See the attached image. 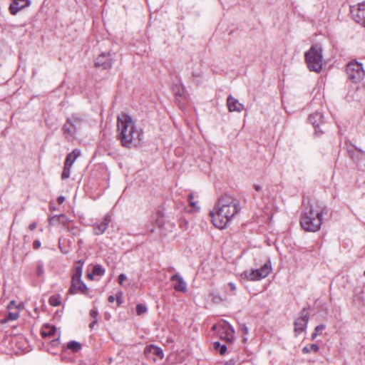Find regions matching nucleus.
Listing matches in <instances>:
<instances>
[{
    "instance_id": "nucleus-31",
    "label": "nucleus",
    "mask_w": 365,
    "mask_h": 365,
    "mask_svg": "<svg viewBox=\"0 0 365 365\" xmlns=\"http://www.w3.org/2000/svg\"><path fill=\"white\" fill-rule=\"evenodd\" d=\"M193 198H194L193 195L192 194H190L189 196H188V200H189L190 205L193 208H195L197 207L196 206V202L193 201Z\"/></svg>"
},
{
    "instance_id": "nucleus-19",
    "label": "nucleus",
    "mask_w": 365,
    "mask_h": 365,
    "mask_svg": "<svg viewBox=\"0 0 365 365\" xmlns=\"http://www.w3.org/2000/svg\"><path fill=\"white\" fill-rule=\"evenodd\" d=\"M71 166L72 163L69 162V158L67 160H65L63 170L61 174V178L63 180L68 179L70 177Z\"/></svg>"
},
{
    "instance_id": "nucleus-17",
    "label": "nucleus",
    "mask_w": 365,
    "mask_h": 365,
    "mask_svg": "<svg viewBox=\"0 0 365 365\" xmlns=\"http://www.w3.org/2000/svg\"><path fill=\"white\" fill-rule=\"evenodd\" d=\"M267 275H241L242 277V282L245 284L246 287L247 285L246 283L247 282L252 281V282H256L261 280L262 279L264 278Z\"/></svg>"
},
{
    "instance_id": "nucleus-50",
    "label": "nucleus",
    "mask_w": 365,
    "mask_h": 365,
    "mask_svg": "<svg viewBox=\"0 0 365 365\" xmlns=\"http://www.w3.org/2000/svg\"><path fill=\"white\" fill-rule=\"evenodd\" d=\"M87 277L90 280H93L95 275H87Z\"/></svg>"
},
{
    "instance_id": "nucleus-15",
    "label": "nucleus",
    "mask_w": 365,
    "mask_h": 365,
    "mask_svg": "<svg viewBox=\"0 0 365 365\" xmlns=\"http://www.w3.org/2000/svg\"><path fill=\"white\" fill-rule=\"evenodd\" d=\"M309 120L313 125L315 130H317L323 122V115L321 113L316 112L309 115ZM316 132H317V130H316Z\"/></svg>"
},
{
    "instance_id": "nucleus-16",
    "label": "nucleus",
    "mask_w": 365,
    "mask_h": 365,
    "mask_svg": "<svg viewBox=\"0 0 365 365\" xmlns=\"http://www.w3.org/2000/svg\"><path fill=\"white\" fill-rule=\"evenodd\" d=\"M56 328L54 326L45 325L41 329V335L43 337L55 336Z\"/></svg>"
},
{
    "instance_id": "nucleus-44",
    "label": "nucleus",
    "mask_w": 365,
    "mask_h": 365,
    "mask_svg": "<svg viewBox=\"0 0 365 365\" xmlns=\"http://www.w3.org/2000/svg\"><path fill=\"white\" fill-rule=\"evenodd\" d=\"M229 286H230V287L232 291L235 290L236 287H235V284L234 283L230 282L229 283Z\"/></svg>"
},
{
    "instance_id": "nucleus-35",
    "label": "nucleus",
    "mask_w": 365,
    "mask_h": 365,
    "mask_svg": "<svg viewBox=\"0 0 365 365\" xmlns=\"http://www.w3.org/2000/svg\"><path fill=\"white\" fill-rule=\"evenodd\" d=\"M226 351H227V346L223 344V345L220 346L219 352L221 355L225 354Z\"/></svg>"
},
{
    "instance_id": "nucleus-32",
    "label": "nucleus",
    "mask_w": 365,
    "mask_h": 365,
    "mask_svg": "<svg viewBox=\"0 0 365 365\" xmlns=\"http://www.w3.org/2000/svg\"><path fill=\"white\" fill-rule=\"evenodd\" d=\"M163 216L161 215H158L155 222H156V224L158 227H161L162 225H163Z\"/></svg>"
},
{
    "instance_id": "nucleus-6",
    "label": "nucleus",
    "mask_w": 365,
    "mask_h": 365,
    "mask_svg": "<svg viewBox=\"0 0 365 365\" xmlns=\"http://www.w3.org/2000/svg\"><path fill=\"white\" fill-rule=\"evenodd\" d=\"M81 275H73L71 286L69 289L71 294L81 293L85 295L88 294V288L81 279Z\"/></svg>"
},
{
    "instance_id": "nucleus-21",
    "label": "nucleus",
    "mask_w": 365,
    "mask_h": 365,
    "mask_svg": "<svg viewBox=\"0 0 365 365\" xmlns=\"http://www.w3.org/2000/svg\"><path fill=\"white\" fill-rule=\"evenodd\" d=\"M80 155H81L80 150L74 149L71 153L67 155L65 160H67L69 158V162L72 163V165H73V163L75 162V160H76V158L78 156H80Z\"/></svg>"
},
{
    "instance_id": "nucleus-40",
    "label": "nucleus",
    "mask_w": 365,
    "mask_h": 365,
    "mask_svg": "<svg viewBox=\"0 0 365 365\" xmlns=\"http://www.w3.org/2000/svg\"><path fill=\"white\" fill-rule=\"evenodd\" d=\"M97 315H98V312H97V311H96V310L91 309V310L90 311V316H91V317H93V318H96Z\"/></svg>"
},
{
    "instance_id": "nucleus-46",
    "label": "nucleus",
    "mask_w": 365,
    "mask_h": 365,
    "mask_svg": "<svg viewBox=\"0 0 365 365\" xmlns=\"http://www.w3.org/2000/svg\"><path fill=\"white\" fill-rule=\"evenodd\" d=\"M58 336H59V335L58 336V338H57V339H53V340L52 341V344H53V346H56V345H58V343H59V341H58Z\"/></svg>"
},
{
    "instance_id": "nucleus-51",
    "label": "nucleus",
    "mask_w": 365,
    "mask_h": 365,
    "mask_svg": "<svg viewBox=\"0 0 365 365\" xmlns=\"http://www.w3.org/2000/svg\"><path fill=\"white\" fill-rule=\"evenodd\" d=\"M255 188L257 191L261 190V187L259 185H255Z\"/></svg>"
},
{
    "instance_id": "nucleus-39",
    "label": "nucleus",
    "mask_w": 365,
    "mask_h": 365,
    "mask_svg": "<svg viewBox=\"0 0 365 365\" xmlns=\"http://www.w3.org/2000/svg\"><path fill=\"white\" fill-rule=\"evenodd\" d=\"M240 329L244 334H247L249 333L248 328L245 325H242Z\"/></svg>"
},
{
    "instance_id": "nucleus-2",
    "label": "nucleus",
    "mask_w": 365,
    "mask_h": 365,
    "mask_svg": "<svg viewBox=\"0 0 365 365\" xmlns=\"http://www.w3.org/2000/svg\"><path fill=\"white\" fill-rule=\"evenodd\" d=\"M118 139L123 146L131 148L137 146L141 141L143 131L137 128L132 118L123 113L118 116Z\"/></svg>"
},
{
    "instance_id": "nucleus-4",
    "label": "nucleus",
    "mask_w": 365,
    "mask_h": 365,
    "mask_svg": "<svg viewBox=\"0 0 365 365\" xmlns=\"http://www.w3.org/2000/svg\"><path fill=\"white\" fill-rule=\"evenodd\" d=\"M305 60L309 69L319 73L323 66L322 48L319 44L313 45L305 53Z\"/></svg>"
},
{
    "instance_id": "nucleus-30",
    "label": "nucleus",
    "mask_w": 365,
    "mask_h": 365,
    "mask_svg": "<svg viewBox=\"0 0 365 365\" xmlns=\"http://www.w3.org/2000/svg\"><path fill=\"white\" fill-rule=\"evenodd\" d=\"M180 226L184 230H187L188 229V227H189V222H188V221L187 220L182 218L180 220Z\"/></svg>"
},
{
    "instance_id": "nucleus-9",
    "label": "nucleus",
    "mask_w": 365,
    "mask_h": 365,
    "mask_svg": "<svg viewBox=\"0 0 365 365\" xmlns=\"http://www.w3.org/2000/svg\"><path fill=\"white\" fill-rule=\"evenodd\" d=\"M308 322L309 314L304 309H303L301 312V316L297 318L294 322V331L296 334H299L305 330Z\"/></svg>"
},
{
    "instance_id": "nucleus-23",
    "label": "nucleus",
    "mask_w": 365,
    "mask_h": 365,
    "mask_svg": "<svg viewBox=\"0 0 365 365\" xmlns=\"http://www.w3.org/2000/svg\"><path fill=\"white\" fill-rule=\"evenodd\" d=\"M49 304L53 307L61 304V297L59 295H53L49 298Z\"/></svg>"
},
{
    "instance_id": "nucleus-7",
    "label": "nucleus",
    "mask_w": 365,
    "mask_h": 365,
    "mask_svg": "<svg viewBox=\"0 0 365 365\" xmlns=\"http://www.w3.org/2000/svg\"><path fill=\"white\" fill-rule=\"evenodd\" d=\"M353 19L365 27V2L351 7Z\"/></svg>"
},
{
    "instance_id": "nucleus-13",
    "label": "nucleus",
    "mask_w": 365,
    "mask_h": 365,
    "mask_svg": "<svg viewBox=\"0 0 365 365\" xmlns=\"http://www.w3.org/2000/svg\"><path fill=\"white\" fill-rule=\"evenodd\" d=\"M29 5V0H13L9 6V11L12 15H16L21 9Z\"/></svg>"
},
{
    "instance_id": "nucleus-5",
    "label": "nucleus",
    "mask_w": 365,
    "mask_h": 365,
    "mask_svg": "<svg viewBox=\"0 0 365 365\" xmlns=\"http://www.w3.org/2000/svg\"><path fill=\"white\" fill-rule=\"evenodd\" d=\"M349 79L354 83L360 81L364 76L362 65L356 61L350 62L346 69Z\"/></svg>"
},
{
    "instance_id": "nucleus-48",
    "label": "nucleus",
    "mask_w": 365,
    "mask_h": 365,
    "mask_svg": "<svg viewBox=\"0 0 365 365\" xmlns=\"http://www.w3.org/2000/svg\"><path fill=\"white\" fill-rule=\"evenodd\" d=\"M318 334V332L315 331L312 334V339L314 340Z\"/></svg>"
},
{
    "instance_id": "nucleus-53",
    "label": "nucleus",
    "mask_w": 365,
    "mask_h": 365,
    "mask_svg": "<svg viewBox=\"0 0 365 365\" xmlns=\"http://www.w3.org/2000/svg\"><path fill=\"white\" fill-rule=\"evenodd\" d=\"M364 274H365V272H364Z\"/></svg>"
},
{
    "instance_id": "nucleus-49",
    "label": "nucleus",
    "mask_w": 365,
    "mask_h": 365,
    "mask_svg": "<svg viewBox=\"0 0 365 365\" xmlns=\"http://www.w3.org/2000/svg\"><path fill=\"white\" fill-rule=\"evenodd\" d=\"M213 300H214V302H218V301H221V298H220V297H215V298L213 299Z\"/></svg>"
},
{
    "instance_id": "nucleus-42",
    "label": "nucleus",
    "mask_w": 365,
    "mask_h": 365,
    "mask_svg": "<svg viewBox=\"0 0 365 365\" xmlns=\"http://www.w3.org/2000/svg\"><path fill=\"white\" fill-rule=\"evenodd\" d=\"M65 201V197L63 196H60L57 198V202L58 204H62Z\"/></svg>"
},
{
    "instance_id": "nucleus-43",
    "label": "nucleus",
    "mask_w": 365,
    "mask_h": 365,
    "mask_svg": "<svg viewBox=\"0 0 365 365\" xmlns=\"http://www.w3.org/2000/svg\"><path fill=\"white\" fill-rule=\"evenodd\" d=\"M115 300V297L113 296V295H110L108 297V302H110V303H113L114 302V301Z\"/></svg>"
},
{
    "instance_id": "nucleus-24",
    "label": "nucleus",
    "mask_w": 365,
    "mask_h": 365,
    "mask_svg": "<svg viewBox=\"0 0 365 365\" xmlns=\"http://www.w3.org/2000/svg\"><path fill=\"white\" fill-rule=\"evenodd\" d=\"M19 314L17 311L16 312H10L8 313L6 318L4 319V322L13 321L16 320L19 318Z\"/></svg>"
},
{
    "instance_id": "nucleus-22",
    "label": "nucleus",
    "mask_w": 365,
    "mask_h": 365,
    "mask_svg": "<svg viewBox=\"0 0 365 365\" xmlns=\"http://www.w3.org/2000/svg\"><path fill=\"white\" fill-rule=\"evenodd\" d=\"M67 348L73 351V352H78L81 349V344L79 342L72 341L68 343Z\"/></svg>"
},
{
    "instance_id": "nucleus-37",
    "label": "nucleus",
    "mask_w": 365,
    "mask_h": 365,
    "mask_svg": "<svg viewBox=\"0 0 365 365\" xmlns=\"http://www.w3.org/2000/svg\"><path fill=\"white\" fill-rule=\"evenodd\" d=\"M325 329V325L324 324H320V325H318L315 327V331L317 332H319V331H322V330H324Z\"/></svg>"
},
{
    "instance_id": "nucleus-33",
    "label": "nucleus",
    "mask_w": 365,
    "mask_h": 365,
    "mask_svg": "<svg viewBox=\"0 0 365 365\" xmlns=\"http://www.w3.org/2000/svg\"><path fill=\"white\" fill-rule=\"evenodd\" d=\"M18 309L17 306L16 305V303L14 301H11L10 303L8 304L7 308L9 310H11L14 308Z\"/></svg>"
},
{
    "instance_id": "nucleus-1",
    "label": "nucleus",
    "mask_w": 365,
    "mask_h": 365,
    "mask_svg": "<svg viewBox=\"0 0 365 365\" xmlns=\"http://www.w3.org/2000/svg\"><path fill=\"white\" fill-rule=\"evenodd\" d=\"M241 210L240 202L235 196L225 194L218 198L210 212L213 225L219 229L227 227Z\"/></svg>"
},
{
    "instance_id": "nucleus-12",
    "label": "nucleus",
    "mask_w": 365,
    "mask_h": 365,
    "mask_svg": "<svg viewBox=\"0 0 365 365\" xmlns=\"http://www.w3.org/2000/svg\"><path fill=\"white\" fill-rule=\"evenodd\" d=\"M96 66L102 67L103 69L110 68L112 66L111 58L109 53H102L96 60Z\"/></svg>"
},
{
    "instance_id": "nucleus-14",
    "label": "nucleus",
    "mask_w": 365,
    "mask_h": 365,
    "mask_svg": "<svg viewBox=\"0 0 365 365\" xmlns=\"http://www.w3.org/2000/svg\"><path fill=\"white\" fill-rule=\"evenodd\" d=\"M227 105L230 112L237 111L240 113L244 109L243 105L231 96L227 99Z\"/></svg>"
},
{
    "instance_id": "nucleus-25",
    "label": "nucleus",
    "mask_w": 365,
    "mask_h": 365,
    "mask_svg": "<svg viewBox=\"0 0 365 365\" xmlns=\"http://www.w3.org/2000/svg\"><path fill=\"white\" fill-rule=\"evenodd\" d=\"M311 351L314 352H317L319 351V346L316 344H312L310 346V348L305 346L302 349V352L304 354L309 353Z\"/></svg>"
},
{
    "instance_id": "nucleus-26",
    "label": "nucleus",
    "mask_w": 365,
    "mask_h": 365,
    "mask_svg": "<svg viewBox=\"0 0 365 365\" xmlns=\"http://www.w3.org/2000/svg\"><path fill=\"white\" fill-rule=\"evenodd\" d=\"M83 262L81 260L78 261L74 266V274H82V267Z\"/></svg>"
},
{
    "instance_id": "nucleus-45",
    "label": "nucleus",
    "mask_w": 365,
    "mask_h": 365,
    "mask_svg": "<svg viewBox=\"0 0 365 365\" xmlns=\"http://www.w3.org/2000/svg\"><path fill=\"white\" fill-rule=\"evenodd\" d=\"M220 346H222V345H221L219 342H215V343L214 344V348H215V349L219 350V349H220Z\"/></svg>"
},
{
    "instance_id": "nucleus-41",
    "label": "nucleus",
    "mask_w": 365,
    "mask_h": 365,
    "mask_svg": "<svg viewBox=\"0 0 365 365\" xmlns=\"http://www.w3.org/2000/svg\"><path fill=\"white\" fill-rule=\"evenodd\" d=\"M36 226L37 225L36 222H32L29 225V228L30 230H34L36 228Z\"/></svg>"
},
{
    "instance_id": "nucleus-10",
    "label": "nucleus",
    "mask_w": 365,
    "mask_h": 365,
    "mask_svg": "<svg viewBox=\"0 0 365 365\" xmlns=\"http://www.w3.org/2000/svg\"><path fill=\"white\" fill-rule=\"evenodd\" d=\"M111 222V216L109 214H106L102 222L100 223H95L93 227V232L96 235H100L104 233L108 228L109 223Z\"/></svg>"
},
{
    "instance_id": "nucleus-36",
    "label": "nucleus",
    "mask_w": 365,
    "mask_h": 365,
    "mask_svg": "<svg viewBox=\"0 0 365 365\" xmlns=\"http://www.w3.org/2000/svg\"><path fill=\"white\" fill-rule=\"evenodd\" d=\"M36 269H37V272H38L37 274H42L43 272L42 263H38Z\"/></svg>"
},
{
    "instance_id": "nucleus-47",
    "label": "nucleus",
    "mask_w": 365,
    "mask_h": 365,
    "mask_svg": "<svg viewBox=\"0 0 365 365\" xmlns=\"http://www.w3.org/2000/svg\"><path fill=\"white\" fill-rule=\"evenodd\" d=\"M96 323H97V321H96V320H94L93 322H92L90 324V325H89L90 328H91V329H93V327H94V325H95Z\"/></svg>"
},
{
    "instance_id": "nucleus-11",
    "label": "nucleus",
    "mask_w": 365,
    "mask_h": 365,
    "mask_svg": "<svg viewBox=\"0 0 365 365\" xmlns=\"http://www.w3.org/2000/svg\"><path fill=\"white\" fill-rule=\"evenodd\" d=\"M171 286L175 290L181 292H186L187 283L180 275H172L170 278Z\"/></svg>"
},
{
    "instance_id": "nucleus-28",
    "label": "nucleus",
    "mask_w": 365,
    "mask_h": 365,
    "mask_svg": "<svg viewBox=\"0 0 365 365\" xmlns=\"http://www.w3.org/2000/svg\"><path fill=\"white\" fill-rule=\"evenodd\" d=\"M105 270L103 269V267L99 264H96L93 267V272L92 274H103Z\"/></svg>"
},
{
    "instance_id": "nucleus-8",
    "label": "nucleus",
    "mask_w": 365,
    "mask_h": 365,
    "mask_svg": "<svg viewBox=\"0 0 365 365\" xmlns=\"http://www.w3.org/2000/svg\"><path fill=\"white\" fill-rule=\"evenodd\" d=\"M80 123V120L78 118L68 119L63 127V133L65 137L70 140L74 138L75 133L77 130V125Z\"/></svg>"
},
{
    "instance_id": "nucleus-38",
    "label": "nucleus",
    "mask_w": 365,
    "mask_h": 365,
    "mask_svg": "<svg viewBox=\"0 0 365 365\" xmlns=\"http://www.w3.org/2000/svg\"><path fill=\"white\" fill-rule=\"evenodd\" d=\"M126 279V275H119L118 282L120 284L123 285L124 281Z\"/></svg>"
},
{
    "instance_id": "nucleus-3",
    "label": "nucleus",
    "mask_w": 365,
    "mask_h": 365,
    "mask_svg": "<svg viewBox=\"0 0 365 365\" xmlns=\"http://www.w3.org/2000/svg\"><path fill=\"white\" fill-rule=\"evenodd\" d=\"M325 208L317 202L308 203L300 218L302 227L307 232L318 231L322 224V216Z\"/></svg>"
},
{
    "instance_id": "nucleus-29",
    "label": "nucleus",
    "mask_w": 365,
    "mask_h": 365,
    "mask_svg": "<svg viewBox=\"0 0 365 365\" xmlns=\"http://www.w3.org/2000/svg\"><path fill=\"white\" fill-rule=\"evenodd\" d=\"M115 300L117 302V306L120 307L121 304L123 303V292H118L115 294Z\"/></svg>"
},
{
    "instance_id": "nucleus-34",
    "label": "nucleus",
    "mask_w": 365,
    "mask_h": 365,
    "mask_svg": "<svg viewBox=\"0 0 365 365\" xmlns=\"http://www.w3.org/2000/svg\"><path fill=\"white\" fill-rule=\"evenodd\" d=\"M41 247V242L39 240H35L33 242V248L37 250Z\"/></svg>"
},
{
    "instance_id": "nucleus-27",
    "label": "nucleus",
    "mask_w": 365,
    "mask_h": 365,
    "mask_svg": "<svg viewBox=\"0 0 365 365\" xmlns=\"http://www.w3.org/2000/svg\"><path fill=\"white\" fill-rule=\"evenodd\" d=\"M136 312L138 315H141L147 312V307L142 304H139L136 306Z\"/></svg>"
},
{
    "instance_id": "nucleus-52",
    "label": "nucleus",
    "mask_w": 365,
    "mask_h": 365,
    "mask_svg": "<svg viewBox=\"0 0 365 365\" xmlns=\"http://www.w3.org/2000/svg\"><path fill=\"white\" fill-rule=\"evenodd\" d=\"M153 231H154L153 228L150 229V232H153Z\"/></svg>"
},
{
    "instance_id": "nucleus-18",
    "label": "nucleus",
    "mask_w": 365,
    "mask_h": 365,
    "mask_svg": "<svg viewBox=\"0 0 365 365\" xmlns=\"http://www.w3.org/2000/svg\"><path fill=\"white\" fill-rule=\"evenodd\" d=\"M145 351H148L158 356L160 359H163L164 357L163 350L155 345H150L148 347H147Z\"/></svg>"
},
{
    "instance_id": "nucleus-20",
    "label": "nucleus",
    "mask_w": 365,
    "mask_h": 365,
    "mask_svg": "<svg viewBox=\"0 0 365 365\" xmlns=\"http://www.w3.org/2000/svg\"><path fill=\"white\" fill-rule=\"evenodd\" d=\"M272 271L269 261L266 262L260 269L253 270L251 274H269Z\"/></svg>"
}]
</instances>
